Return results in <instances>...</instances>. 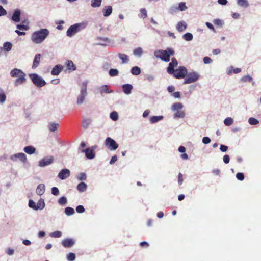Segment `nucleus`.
Returning <instances> with one entry per match:
<instances>
[{"mask_svg": "<svg viewBox=\"0 0 261 261\" xmlns=\"http://www.w3.org/2000/svg\"><path fill=\"white\" fill-rule=\"evenodd\" d=\"M49 32L47 29H42L38 31H35L32 35V40L36 44L42 42L49 35Z\"/></svg>", "mask_w": 261, "mask_h": 261, "instance_id": "obj_1", "label": "nucleus"}, {"mask_svg": "<svg viewBox=\"0 0 261 261\" xmlns=\"http://www.w3.org/2000/svg\"><path fill=\"white\" fill-rule=\"evenodd\" d=\"M174 54V50L171 48H168L166 50H158L154 51V56L157 58L161 59L165 62H169L170 57Z\"/></svg>", "mask_w": 261, "mask_h": 261, "instance_id": "obj_2", "label": "nucleus"}, {"mask_svg": "<svg viewBox=\"0 0 261 261\" xmlns=\"http://www.w3.org/2000/svg\"><path fill=\"white\" fill-rule=\"evenodd\" d=\"M12 77H17L15 81V85L18 86L25 82V74L20 69L15 68L10 72Z\"/></svg>", "mask_w": 261, "mask_h": 261, "instance_id": "obj_3", "label": "nucleus"}, {"mask_svg": "<svg viewBox=\"0 0 261 261\" xmlns=\"http://www.w3.org/2000/svg\"><path fill=\"white\" fill-rule=\"evenodd\" d=\"M87 82H84L81 85V91L80 94L78 95L77 98V104L81 105L82 104L87 95Z\"/></svg>", "mask_w": 261, "mask_h": 261, "instance_id": "obj_4", "label": "nucleus"}, {"mask_svg": "<svg viewBox=\"0 0 261 261\" xmlns=\"http://www.w3.org/2000/svg\"><path fill=\"white\" fill-rule=\"evenodd\" d=\"M182 108L183 105L180 102L175 103L172 106V110L175 112L174 114L175 118H184L185 117V113L182 110Z\"/></svg>", "mask_w": 261, "mask_h": 261, "instance_id": "obj_5", "label": "nucleus"}, {"mask_svg": "<svg viewBox=\"0 0 261 261\" xmlns=\"http://www.w3.org/2000/svg\"><path fill=\"white\" fill-rule=\"evenodd\" d=\"M29 76L33 84L38 87H42L46 84V82L37 74L32 73L29 75Z\"/></svg>", "mask_w": 261, "mask_h": 261, "instance_id": "obj_6", "label": "nucleus"}, {"mask_svg": "<svg viewBox=\"0 0 261 261\" xmlns=\"http://www.w3.org/2000/svg\"><path fill=\"white\" fill-rule=\"evenodd\" d=\"M83 28V25L81 23H76L74 25H72L67 31V36L71 37L75 33L79 32Z\"/></svg>", "mask_w": 261, "mask_h": 261, "instance_id": "obj_7", "label": "nucleus"}, {"mask_svg": "<svg viewBox=\"0 0 261 261\" xmlns=\"http://www.w3.org/2000/svg\"><path fill=\"white\" fill-rule=\"evenodd\" d=\"M187 69L184 66H180L178 69L175 70V72L173 73L174 77L177 79L185 78L187 73Z\"/></svg>", "mask_w": 261, "mask_h": 261, "instance_id": "obj_8", "label": "nucleus"}, {"mask_svg": "<svg viewBox=\"0 0 261 261\" xmlns=\"http://www.w3.org/2000/svg\"><path fill=\"white\" fill-rule=\"evenodd\" d=\"M199 77L198 74L195 72L187 73L184 84H186L195 82L198 79Z\"/></svg>", "mask_w": 261, "mask_h": 261, "instance_id": "obj_9", "label": "nucleus"}, {"mask_svg": "<svg viewBox=\"0 0 261 261\" xmlns=\"http://www.w3.org/2000/svg\"><path fill=\"white\" fill-rule=\"evenodd\" d=\"M106 146L111 150H115L118 147V144L113 139L108 137L105 141Z\"/></svg>", "mask_w": 261, "mask_h": 261, "instance_id": "obj_10", "label": "nucleus"}, {"mask_svg": "<svg viewBox=\"0 0 261 261\" xmlns=\"http://www.w3.org/2000/svg\"><path fill=\"white\" fill-rule=\"evenodd\" d=\"M177 65L178 62L176 58H172L171 59V62L169 64V66L167 67V72L170 74H172L173 73L175 72L174 68L177 67Z\"/></svg>", "mask_w": 261, "mask_h": 261, "instance_id": "obj_11", "label": "nucleus"}, {"mask_svg": "<svg viewBox=\"0 0 261 261\" xmlns=\"http://www.w3.org/2000/svg\"><path fill=\"white\" fill-rule=\"evenodd\" d=\"M96 146H92L91 148H87L82 150V152H85L86 156L89 159H92L95 157L94 150L96 149Z\"/></svg>", "mask_w": 261, "mask_h": 261, "instance_id": "obj_12", "label": "nucleus"}, {"mask_svg": "<svg viewBox=\"0 0 261 261\" xmlns=\"http://www.w3.org/2000/svg\"><path fill=\"white\" fill-rule=\"evenodd\" d=\"M54 160V157L52 156L44 158L39 161V166L40 167H44L49 165L53 162Z\"/></svg>", "mask_w": 261, "mask_h": 261, "instance_id": "obj_13", "label": "nucleus"}, {"mask_svg": "<svg viewBox=\"0 0 261 261\" xmlns=\"http://www.w3.org/2000/svg\"><path fill=\"white\" fill-rule=\"evenodd\" d=\"M18 158L20 161L23 163H25L27 161L26 155L23 153H18L14 154L11 157V159L13 161H16V159Z\"/></svg>", "mask_w": 261, "mask_h": 261, "instance_id": "obj_14", "label": "nucleus"}, {"mask_svg": "<svg viewBox=\"0 0 261 261\" xmlns=\"http://www.w3.org/2000/svg\"><path fill=\"white\" fill-rule=\"evenodd\" d=\"M70 176V171L67 169H64L61 170L58 174V177L64 180Z\"/></svg>", "mask_w": 261, "mask_h": 261, "instance_id": "obj_15", "label": "nucleus"}, {"mask_svg": "<svg viewBox=\"0 0 261 261\" xmlns=\"http://www.w3.org/2000/svg\"><path fill=\"white\" fill-rule=\"evenodd\" d=\"M75 243L73 239L67 238L64 239L62 242V245L65 248H69L72 247Z\"/></svg>", "mask_w": 261, "mask_h": 261, "instance_id": "obj_16", "label": "nucleus"}, {"mask_svg": "<svg viewBox=\"0 0 261 261\" xmlns=\"http://www.w3.org/2000/svg\"><path fill=\"white\" fill-rule=\"evenodd\" d=\"M63 66L60 64L56 65L55 66L51 71V74L53 75H58L63 70Z\"/></svg>", "mask_w": 261, "mask_h": 261, "instance_id": "obj_17", "label": "nucleus"}, {"mask_svg": "<svg viewBox=\"0 0 261 261\" xmlns=\"http://www.w3.org/2000/svg\"><path fill=\"white\" fill-rule=\"evenodd\" d=\"M187 9V7L186 6L185 3L180 2L179 4L178 7L177 8L176 7H173L171 8L170 11L171 13H173L175 12L176 10H179L181 11H184Z\"/></svg>", "mask_w": 261, "mask_h": 261, "instance_id": "obj_18", "label": "nucleus"}, {"mask_svg": "<svg viewBox=\"0 0 261 261\" xmlns=\"http://www.w3.org/2000/svg\"><path fill=\"white\" fill-rule=\"evenodd\" d=\"M122 88L123 92L128 95L131 93L132 90L133 89V86L129 84H124L122 86Z\"/></svg>", "mask_w": 261, "mask_h": 261, "instance_id": "obj_19", "label": "nucleus"}, {"mask_svg": "<svg viewBox=\"0 0 261 261\" xmlns=\"http://www.w3.org/2000/svg\"><path fill=\"white\" fill-rule=\"evenodd\" d=\"M40 59L41 55L40 54H37L35 55L32 66L33 69H35L39 66L40 62Z\"/></svg>", "mask_w": 261, "mask_h": 261, "instance_id": "obj_20", "label": "nucleus"}, {"mask_svg": "<svg viewBox=\"0 0 261 261\" xmlns=\"http://www.w3.org/2000/svg\"><path fill=\"white\" fill-rule=\"evenodd\" d=\"M20 10H16L12 15V19L16 22H19L20 21Z\"/></svg>", "mask_w": 261, "mask_h": 261, "instance_id": "obj_21", "label": "nucleus"}, {"mask_svg": "<svg viewBox=\"0 0 261 261\" xmlns=\"http://www.w3.org/2000/svg\"><path fill=\"white\" fill-rule=\"evenodd\" d=\"M186 28L187 24L184 21L179 22L176 25L177 30L180 32L186 30Z\"/></svg>", "mask_w": 261, "mask_h": 261, "instance_id": "obj_22", "label": "nucleus"}, {"mask_svg": "<svg viewBox=\"0 0 261 261\" xmlns=\"http://www.w3.org/2000/svg\"><path fill=\"white\" fill-rule=\"evenodd\" d=\"M102 12H103L104 16L108 17L112 12V7L110 6H105L102 10Z\"/></svg>", "mask_w": 261, "mask_h": 261, "instance_id": "obj_23", "label": "nucleus"}, {"mask_svg": "<svg viewBox=\"0 0 261 261\" xmlns=\"http://www.w3.org/2000/svg\"><path fill=\"white\" fill-rule=\"evenodd\" d=\"M45 192V186L43 184H39L36 190V193L39 195H42Z\"/></svg>", "mask_w": 261, "mask_h": 261, "instance_id": "obj_24", "label": "nucleus"}, {"mask_svg": "<svg viewBox=\"0 0 261 261\" xmlns=\"http://www.w3.org/2000/svg\"><path fill=\"white\" fill-rule=\"evenodd\" d=\"M100 92L101 94L104 93H111L113 92L112 90H110L109 89L108 86L107 85H103L99 88Z\"/></svg>", "mask_w": 261, "mask_h": 261, "instance_id": "obj_25", "label": "nucleus"}, {"mask_svg": "<svg viewBox=\"0 0 261 261\" xmlns=\"http://www.w3.org/2000/svg\"><path fill=\"white\" fill-rule=\"evenodd\" d=\"M24 151L25 152L29 154H32L35 152L36 149L33 146H28L24 148Z\"/></svg>", "mask_w": 261, "mask_h": 261, "instance_id": "obj_26", "label": "nucleus"}, {"mask_svg": "<svg viewBox=\"0 0 261 261\" xmlns=\"http://www.w3.org/2000/svg\"><path fill=\"white\" fill-rule=\"evenodd\" d=\"M87 188V185L84 182H81L77 186V190L80 192H84Z\"/></svg>", "mask_w": 261, "mask_h": 261, "instance_id": "obj_27", "label": "nucleus"}, {"mask_svg": "<svg viewBox=\"0 0 261 261\" xmlns=\"http://www.w3.org/2000/svg\"><path fill=\"white\" fill-rule=\"evenodd\" d=\"M66 65L67 68L69 70L74 71L76 69V67L72 61L68 60Z\"/></svg>", "mask_w": 261, "mask_h": 261, "instance_id": "obj_28", "label": "nucleus"}, {"mask_svg": "<svg viewBox=\"0 0 261 261\" xmlns=\"http://www.w3.org/2000/svg\"><path fill=\"white\" fill-rule=\"evenodd\" d=\"M241 72V69L240 68H233V67L232 66H231L228 71V75H230L231 74H232V73H235V74H237V73H239L240 72Z\"/></svg>", "mask_w": 261, "mask_h": 261, "instance_id": "obj_29", "label": "nucleus"}, {"mask_svg": "<svg viewBox=\"0 0 261 261\" xmlns=\"http://www.w3.org/2000/svg\"><path fill=\"white\" fill-rule=\"evenodd\" d=\"M118 57L122 60V63H127L129 61L128 57L124 54L119 53Z\"/></svg>", "mask_w": 261, "mask_h": 261, "instance_id": "obj_30", "label": "nucleus"}, {"mask_svg": "<svg viewBox=\"0 0 261 261\" xmlns=\"http://www.w3.org/2000/svg\"><path fill=\"white\" fill-rule=\"evenodd\" d=\"M59 127V124L56 123H49L48 125V128L51 132L56 130Z\"/></svg>", "mask_w": 261, "mask_h": 261, "instance_id": "obj_31", "label": "nucleus"}, {"mask_svg": "<svg viewBox=\"0 0 261 261\" xmlns=\"http://www.w3.org/2000/svg\"><path fill=\"white\" fill-rule=\"evenodd\" d=\"M163 117L162 116H153L150 118V121L152 123H154L158 122L160 120L163 119Z\"/></svg>", "mask_w": 261, "mask_h": 261, "instance_id": "obj_32", "label": "nucleus"}, {"mask_svg": "<svg viewBox=\"0 0 261 261\" xmlns=\"http://www.w3.org/2000/svg\"><path fill=\"white\" fill-rule=\"evenodd\" d=\"M36 205L37 210L43 209L45 207L44 200L43 199H39L37 203H36Z\"/></svg>", "mask_w": 261, "mask_h": 261, "instance_id": "obj_33", "label": "nucleus"}, {"mask_svg": "<svg viewBox=\"0 0 261 261\" xmlns=\"http://www.w3.org/2000/svg\"><path fill=\"white\" fill-rule=\"evenodd\" d=\"M131 73L133 75H138L141 73L140 68L138 66L133 67L131 69Z\"/></svg>", "mask_w": 261, "mask_h": 261, "instance_id": "obj_34", "label": "nucleus"}, {"mask_svg": "<svg viewBox=\"0 0 261 261\" xmlns=\"http://www.w3.org/2000/svg\"><path fill=\"white\" fill-rule=\"evenodd\" d=\"M182 38L186 41H191L193 39V35L190 33H186L183 35Z\"/></svg>", "mask_w": 261, "mask_h": 261, "instance_id": "obj_35", "label": "nucleus"}, {"mask_svg": "<svg viewBox=\"0 0 261 261\" xmlns=\"http://www.w3.org/2000/svg\"><path fill=\"white\" fill-rule=\"evenodd\" d=\"M140 14L139 15V17L141 18H145L147 17V11L145 8H141L140 10Z\"/></svg>", "mask_w": 261, "mask_h": 261, "instance_id": "obj_36", "label": "nucleus"}, {"mask_svg": "<svg viewBox=\"0 0 261 261\" xmlns=\"http://www.w3.org/2000/svg\"><path fill=\"white\" fill-rule=\"evenodd\" d=\"M237 4L238 5L244 7H247L249 5L247 0H238Z\"/></svg>", "mask_w": 261, "mask_h": 261, "instance_id": "obj_37", "label": "nucleus"}, {"mask_svg": "<svg viewBox=\"0 0 261 261\" xmlns=\"http://www.w3.org/2000/svg\"><path fill=\"white\" fill-rule=\"evenodd\" d=\"M101 3V0H91V6L95 8L99 7Z\"/></svg>", "mask_w": 261, "mask_h": 261, "instance_id": "obj_38", "label": "nucleus"}, {"mask_svg": "<svg viewBox=\"0 0 261 261\" xmlns=\"http://www.w3.org/2000/svg\"><path fill=\"white\" fill-rule=\"evenodd\" d=\"M65 213L68 216L72 215L74 213V210L72 207H67L65 209Z\"/></svg>", "mask_w": 261, "mask_h": 261, "instance_id": "obj_39", "label": "nucleus"}, {"mask_svg": "<svg viewBox=\"0 0 261 261\" xmlns=\"http://www.w3.org/2000/svg\"><path fill=\"white\" fill-rule=\"evenodd\" d=\"M6 96L2 89H0V103H3L5 101Z\"/></svg>", "mask_w": 261, "mask_h": 261, "instance_id": "obj_40", "label": "nucleus"}, {"mask_svg": "<svg viewBox=\"0 0 261 261\" xmlns=\"http://www.w3.org/2000/svg\"><path fill=\"white\" fill-rule=\"evenodd\" d=\"M233 120L231 117H227L224 121V123L225 125L226 126L231 125L233 123Z\"/></svg>", "mask_w": 261, "mask_h": 261, "instance_id": "obj_41", "label": "nucleus"}, {"mask_svg": "<svg viewBox=\"0 0 261 261\" xmlns=\"http://www.w3.org/2000/svg\"><path fill=\"white\" fill-rule=\"evenodd\" d=\"M12 44L10 42H6L4 44V48L7 51H10L12 48Z\"/></svg>", "mask_w": 261, "mask_h": 261, "instance_id": "obj_42", "label": "nucleus"}, {"mask_svg": "<svg viewBox=\"0 0 261 261\" xmlns=\"http://www.w3.org/2000/svg\"><path fill=\"white\" fill-rule=\"evenodd\" d=\"M143 53L142 49L138 47L134 50L133 53L135 56H140Z\"/></svg>", "mask_w": 261, "mask_h": 261, "instance_id": "obj_43", "label": "nucleus"}, {"mask_svg": "<svg viewBox=\"0 0 261 261\" xmlns=\"http://www.w3.org/2000/svg\"><path fill=\"white\" fill-rule=\"evenodd\" d=\"M119 72L117 69H111L109 70V74L111 76H115L118 75Z\"/></svg>", "mask_w": 261, "mask_h": 261, "instance_id": "obj_44", "label": "nucleus"}, {"mask_svg": "<svg viewBox=\"0 0 261 261\" xmlns=\"http://www.w3.org/2000/svg\"><path fill=\"white\" fill-rule=\"evenodd\" d=\"M241 81L242 82H251L252 81V78L247 75H245L244 76H243L241 79Z\"/></svg>", "mask_w": 261, "mask_h": 261, "instance_id": "obj_45", "label": "nucleus"}, {"mask_svg": "<svg viewBox=\"0 0 261 261\" xmlns=\"http://www.w3.org/2000/svg\"><path fill=\"white\" fill-rule=\"evenodd\" d=\"M29 206L30 207L37 210L36 203L32 200H30L29 201Z\"/></svg>", "mask_w": 261, "mask_h": 261, "instance_id": "obj_46", "label": "nucleus"}, {"mask_svg": "<svg viewBox=\"0 0 261 261\" xmlns=\"http://www.w3.org/2000/svg\"><path fill=\"white\" fill-rule=\"evenodd\" d=\"M50 236L51 237L59 238L62 236V232L60 231H55L51 233Z\"/></svg>", "mask_w": 261, "mask_h": 261, "instance_id": "obj_47", "label": "nucleus"}, {"mask_svg": "<svg viewBox=\"0 0 261 261\" xmlns=\"http://www.w3.org/2000/svg\"><path fill=\"white\" fill-rule=\"evenodd\" d=\"M110 118L113 120H114V121L117 120L118 119V113L116 112H115V111L112 112L110 114Z\"/></svg>", "mask_w": 261, "mask_h": 261, "instance_id": "obj_48", "label": "nucleus"}, {"mask_svg": "<svg viewBox=\"0 0 261 261\" xmlns=\"http://www.w3.org/2000/svg\"><path fill=\"white\" fill-rule=\"evenodd\" d=\"M248 121L251 125H256L259 123V121L253 117L250 118Z\"/></svg>", "mask_w": 261, "mask_h": 261, "instance_id": "obj_49", "label": "nucleus"}, {"mask_svg": "<svg viewBox=\"0 0 261 261\" xmlns=\"http://www.w3.org/2000/svg\"><path fill=\"white\" fill-rule=\"evenodd\" d=\"M58 203L60 205H65L67 203L66 198L64 196L61 197L59 199Z\"/></svg>", "mask_w": 261, "mask_h": 261, "instance_id": "obj_50", "label": "nucleus"}, {"mask_svg": "<svg viewBox=\"0 0 261 261\" xmlns=\"http://www.w3.org/2000/svg\"><path fill=\"white\" fill-rule=\"evenodd\" d=\"M68 261H73L75 258V255L73 253H69L67 256Z\"/></svg>", "mask_w": 261, "mask_h": 261, "instance_id": "obj_51", "label": "nucleus"}, {"mask_svg": "<svg viewBox=\"0 0 261 261\" xmlns=\"http://www.w3.org/2000/svg\"><path fill=\"white\" fill-rule=\"evenodd\" d=\"M91 123L90 119H85L82 121V126L84 128H87Z\"/></svg>", "mask_w": 261, "mask_h": 261, "instance_id": "obj_52", "label": "nucleus"}, {"mask_svg": "<svg viewBox=\"0 0 261 261\" xmlns=\"http://www.w3.org/2000/svg\"><path fill=\"white\" fill-rule=\"evenodd\" d=\"M79 180H85L86 179V175L84 173H81L77 176Z\"/></svg>", "mask_w": 261, "mask_h": 261, "instance_id": "obj_53", "label": "nucleus"}, {"mask_svg": "<svg viewBox=\"0 0 261 261\" xmlns=\"http://www.w3.org/2000/svg\"><path fill=\"white\" fill-rule=\"evenodd\" d=\"M236 177L239 180H241V181H242L244 180V174L243 173H238L237 174H236Z\"/></svg>", "mask_w": 261, "mask_h": 261, "instance_id": "obj_54", "label": "nucleus"}, {"mask_svg": "<svg viewBox=\"0 0 261 261\" xmlns=\"http://www.w3.org/2000/svg\"><path fill=\"white\" fill-rule=\"evenodd\" d=\"M51 193L54 195H58L59 194V189L57 187H53L51 189Z\"/></svg>", "mask_w": 261, "mask_h": 261, "instance_id": "obj_55", "label": "nucleus"}, {"mask_svg": "<svg viewBox=\"0 0 261 261\" xmlns=\"http://www.w3.org/2000/svg\"><path fill=\"white\" fill-rule=\"evenodd\" d=\"M76 211L78 213H82L84 212L85 208L82 205H79L76 208Z\"/></svg>", "mask_w": 261, "mask_h": 261, "instance_id": "obj_56", "label": "nucleus"}, {"mask_svg": "<svg viewBox=\"0 0 261 261\" xmlns=\"http://www.w3.org/2000/svg\"><path fill=\"white\" fill-rule=\"evenodd\" d=\"M213 23L215 25H218V26H222L223 24L222 21L219 19H216L214 20Z\"/></svg>", "mask_w": 261, "mask_h": 261, "instance_id": "obj_57", "label": "nucleus"}, {"mask_svg": "<svg viewBox=\"0 0 261 261\" xmlns=\"http://www.w3.org/2000/svg\"><path fill=\"white\" fill-rule=\"evenodd\" d=\"M178 182L180 185L183 182V176L181 173H179L178 175Z\"/></svg>", "mask_w": 261, "mask_h": 261, "instance_id": "obj_58", "label": "nucleus"}, {"mask_svg": "<svg viewBox=\"0 0 261 261\" xmlns=\"http://www.w3.org/2000/svg\"><path fill=\"white\" fill-rule=\"evenodd\" d=\"M203 62L205 64H210L212 62V60L208 57H205L203 58Z\"/></svg>", "mask_w": 261, "mask_h": 261, "instance_id": "obj_59", "label": "nucleus"}, {"mask_svg": "<svg viewBox=\"0 0 261 261\" xmlns=\"http://www.w3.org/2000/svg\"><path fill=\"white\" fill-rule=\"evenodd\" d=\"M210 142L211 139L207 137H204L202 139V142L205 144H208Z\"/></svg>", "mask_w": 261, "mask_h": 261, "instance_id": "obj_60", "label": "nucleus"}, {"mask_svg": "<svg viewBox=\"0 0 261 261\" xmlns=\"http://www.w3.org/2000/svg\"><path fill=\"white\" fill-rule=\"evenodd\" d=\"M230 158L228 155H225L223 156V161L225 164H228L229 162Z\"/></svg>", "mask_w": 261, "mask_h": 261, "instance_id": "obj_61", "label": "nucleus"}, {"mask_svg": "<svg viewBox=\"0 0 261 261\" xmlns=\"http://www.w3.org/2000/svg\"><path fill=\"white\" fill-rule=\"evenodd\" d=\"M7 14L6 11L2 6H0V16L5 15Z\"/></svg>", "mask_w": 261, "mask_h": 261, "instance_id": "obj_62", "label": "nucleus"}, {"mask_svg": "<svg viewBox=\"0 0 261 261\" xmlns=\"http://www.w3.org/2000/svg\"><path fill=\"white\" fill-rule=\"evenodd\" d=\"M17 29H18L19 30H27L28 29V27L27 26H25L24 25H22V24H18L17 25Z\"/></svg>", "mask_w": 261, "mask_h": 261, "instance_id": "obj_63", "label": "nucleus"}, {"mask_svg": "<svg viewBox=\"0 0 261 261\" xmlns=\"http://www.w3.org/2000/svg\"><path fill=\"white\" fill-rule=\"evenodd\" d=\"M220 149L222 152H226L228 150V147L224 145H221Z\"/></svg>", "mask_w": 261, "mask_h": 261, "instance_id": "obj_64", "label": "nucleus"}]
</instances>
